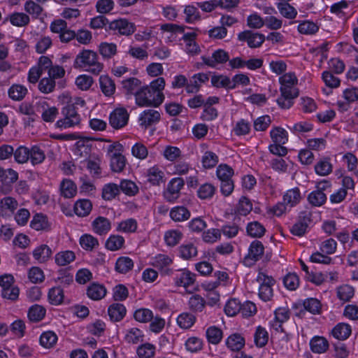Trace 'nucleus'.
Wrapping results in <instances>:
<instances>
[{
    "label": "nucleus",
    "instance_id": "f257e3e1",
    "mask_svg": "<svg viewBox=\"0 0 358 358\" xmlns=\"http://www.w3.org/2000/svg\"><path fill=\"white\" fill-rule=\"evenodd\" d=\"M279 83L281 94L277 103L281 108L288 109L292 106L293 100L299 96V90L296 87L298 78L294 73L288 72L279 78Z\"/></svg>",
    "mask_w": 358,
    "mask_h": 358
},
{
    "label": "nucleus",
    "instance_id": "f03ea898",
    "mask_svg": "<svg viewBox=\"0 0 358 358\" xmlns=\"http://www.w3.org/2000/svg\"><path fill=\"white\" fill-rule=\"evenodd\" d=\"M74 66L83 69L94 75H99L103 69V64L99 62L97 54L90 50H83L77 55Z\"/></svg>",
    "mask_w": 358,
    "mask_h": 358
},
{
    "label": "nucleus",
    "instance_id": "7ed1b4c3",
    "mask_svg": "<svg viewBox=\"0 0 358 358\" xmlns=\"http://www.w3.org/2000/svg\"><path fill=\"white\" fill-rule=\"evenodd\" d=\"M234 170L231 167L225 164H220L216 170V175L220 181V190L222 194L227 196L230 195L234 188L232 176Z\"/></svg>",
    "mask_w": 358,
    "mask_h": 358
},
{
    "label": "nucleus",
    "instance_id": "20e7f679",
    "mask_svg": "<svg viewBox=\"0 0 358 358\" xmlns=\"http://www.w3.org/2000/svg\"><path fill=\"white\" fill-rule=\"evenodd\" d=\"M63 118L59 119L55 123V127L60 129H66L78 126L80 123V115L73 104H68L62 108Z\"/></svg>",
    "mask_w": 358,
    "mask_h": 358
},
{
    "label": "nucleus",
    "instance_id": "39448f33",
    "mask_svg": "<svg viewBox=\"0 0 358 358\" xmlns=\"http://www.w3.org/2000/svg\"><path fill=\"white\" fill-rule=\"evenodd\" d=\"M136 103L141 107H157L162 103V95H156L148 86L143 87L135 93Z\"/></svg>",
    "mask_w": 358,
    "mask_h": 358
},
{
    "label": "nucleus",
    "instance_id": "423d86ee",
    "mask_svg": "<svg viewBox=\"0 0 358 358\" xmlns=\"http://www.w3.org/2000/svg\"><path fill=\"white\" fill-rule=\"evenodd\" d=\"M110 159V167L114 172L122 171L126 164L125 157L122 155L123 146L119 143L109 145L107 148Z\"/></svg>",
    "mask_w": 358,
    "mask_h": 358
},
{
    "label": "nucleus",
    "instance_id": "0eeeda50",
    "mask_svg": "<svg viewBox=\"0 0 358 358\" xmlns=\"http://www.w3.org/2000/svg\"><path fill=\"white\" fill-rule=\"evenodd\" d=\"M259 284V296L264 301H271L273 296V286L275 285V280L271 277L259 272L256 278Z\"/></svg>",
    "mask_w": 358,
    "mask_h": 358
},
{
    "label": "nucleus",
    "instance_id": "6e6552de",
    "mask_svg": "<svg viewBox=\"0 0 358 358\" xmlns=\"http://www.w3.org/2000/svg\"><path fill=\"white\" fill-rule=\"evenodd\" d=\"M201 59L208 67L218 69L219 65L226 63L229 59V55L225 50L218 49L215 50L211 56L203 55Z\"/></svg>",
    "mask_w": 358,
    "mask_h": 358
},
{
    "label": "nucleus",
    "instance_id": "1a4fd4ad",
    "mask_svg": "<svg viewBox=\"0 0 358 358\" xmlns=\"http://www.w3.org/2000/svg\"><path fill=\"white\" fill-rule=\"evenodd\" d=\"M36 110L41 114V118L45 122H53L59 114L57 108L50 106L43 100H39L36 103Z\"/></svg>",
    "mask_w": 358,
    "mask_h": 358
},
{
    "label": "nucleus",
    "instance_id": "9d476101",
    "mask_svg": "<svg viewBox=\"0 0 358 358\" xmlns=\"http://www.w3.org/2000/svg\"><path fill=\"white\" fill-rule=\"evenodd\" d=\"M184 180L181 178H173L168 184L164 192L165 199L169 202H174L180 195V190L184 186Z\"/></svg>",
    "mask_w": 358,
    "mask_h": 358
},
{
    "label": "nucleus",
    "instance_id": "9b49d317",
    "mask_svg": "<svg viewBox=\"0 0 358 358\" xmlns=\"http://www.w3.org/2000/svg\"><path fill=\"white\" fill-rule=\"evenodd\" d=\"M109 29L124 36L131 35L136 30L134 24L126 19H118L112 21L109 24Z\"/></svg>",
    "mask_w": 358,
    "mask_h": 358
},
{
    "label": "nucleus",
    "instance_id": "f8f14e48",
    "mask_svg": "<svg viewBox=\"0 0 358 358\" xmlns=\"http://www.w3.org/2000/svg\"><path fill=\"white\" fill-rule=\"evenodd\" d=\"M129 116L126 109L116 108L110 115L109 123L115 129H121L127 124Z\"/></svg>",
    "mask_w": 358,
    "mask_h": 358
},
{
    "label": "nucleus",
    "instance_id": "ddd939ff",
    "mask_svg": "<svg viewBox=\"0 0 358 358\" xmlns=\"http://www.w3.org/2000/svg\"><path fill=\"white\" fill-rule=\"evenodd\" d=\"M238 38L241 41H247L248 46L251 48L260 47L265 40L264 34L254 33L249 30L239 33Z\"/></svg>",
    "mask_w": 358,
    "mask_h": 358
},
{
    "label": "nucleus",
    "instance_id": "4468645a",
    "mask_svg": "<svg viewBox=\"0 0 358 358\" xmlns=\"http://www.w3.org/2000/svg\"><path fill=\"white\" fill-rule=\"evenodd\" d=\"M160 120V113L153 109L143 111L138 117L140 126L147 129L148 127L157 124Z\"/></svg>",
    "mask_w": 358,
    "mask_h": 358
},
{
    "label": "nucleus",
    "instance_id": "2eb2a0df",
    "mask_svg": "<svg viewBox=\"0 0 358 358\" xmlns=\"http://www.w3.org/2000/svg\"><path fill=\"white\" fill-rule=\"evenodd\" d=\"M264 245L259 241H254L251 243L248 253L245 258V262L252 264L262 257L264 254Z\"/></svg>",
    "mask_w": 358,
    "mask_h": 358
},
{
    "label": "nucleus",
    "instance_id": "dca6fc26",
    "mask_svg": "<svg viewBox=\"0 0 358 358\" xmlns=\"http://www.w3.org/2000/svg\"><path fill=\"white\" fill-rule=\"evenodd\" d=\"M172 263L173 259L164 254H158L152 260V265L166 275L172 274V271L168 268Z\"/></svg>",
    "mask_w": 358,
    "mask_h": 358
},
{
    "label": "nucleus",
    "instance_id": "f3484780",
    "mask_svg": "<svg viewBox=\"0 0 358 358\" xmlns=\"http://www.w3.org/2000/svg\"><path fill=\"white\" fill-rule=\"evenodd\" d=\"M174 282L176 286L187 287L194 284V274L188 270L178 271L174 275Z\"/></svg>",
    "mask_w": 358,
    "mask_h": 358
},
{
    "label": "nucleus",
    "instance_id": "a211bd4d",
    "mask_svg": "<svg viewBox=\"0 0 358 358\" xmlns=\"http://www.w3.org/2000/svg\"><path fill=\"white\" fill-rule=\"evenodd\" d=\"M92 146L84 141H78L75 145L73 154L76 159H80V163L84 162L92 155L91 153Z\"/></svg>",
    "mask_w": 358,
    "mask_h": 358
},
{
    "label": "nucleus",
    "instance_id": "6ab92c4d",
    "mask_svg": "<svg viewBox=\"0 0 358 358\" xmlns=\"http://www.w3.org/2000/svg\"><path fill=\"white\" fill-rule=\"evenodd\" d=\"M18 206L17 200L11 196H6L0 200V215L6 217L13 214Z\"/></svg>",
    "mask_w": 358,
    "mask_h": 358
},
{
    "label": "nucleus",
    "instance_id": "aec40b11",
    "mask_svg": "<svg viewBox=\"0 0 358 358\" xmlns=\"http://www.w3.org/2000/svg\"><path fill=\"white\" fill-rule=\"evenodd\" d=\"M323 185L322 187H320V189H317L312 192L308 196V200L310 204L314 206H321L327 201L326 194L322 191L326 186H329V183L327 181L320 183V185Z\"/></svg>",
    "mask_w": 358,
    "mask_h": 358
},
{
    "label": "nucleus",
    "instance_id": "412c9836",
    "mask_svg": "<svg viewBox=\"0 0 358 358\" xmlns=\"http://www.w3.org/2000/svg\"><path fill=\"white\" fill-rule=\"evenodd\" d=\"M92 230L100 236L106 234L111 228L110 221L104 217L99 216L92 222Z\"/></svg>",
    "mask_w": 358,
    "mask_h": 358
},
{
    "label": "nucleus",
    "instance_id": "4be33fe9",
    "mask_svg": "<svg viewBox=\"0 0 358 358\" xmlns=\"http://www.w3.org/2000/svg\"><path fill=\"white\" fill-rule=\"evenodd\" d=\"M106 293L107 290L105 286L98 282L91 283L87 289V296L94 301L101 300Z\"/></svg>",
    "mask_w": 358,
    "mask_h": 358
},
{
    "label": "nucleus",
    "instance_id": "5701e85b",
    "mask_svg": "<svg viewBox=\"0 0 358 358\" xmlns=\"http://www.w3.org/2000/svg\"><path fill=\"white\" fill-rule=\"evenodd\" d=\"M304 215L301 216V220L295 223L291 228V233L293 235L302 236L307 230L308 222L310 221V214L306 212L302 213Z\"/></svg>",
    "mask_w": 358,
    "mask_h": 358
},
{
    "label": "nucleus",
    "instance_id": "b1692460",
    "mask_svg": "<svg viewBox=\"0 0 358 358\" xmlns=\"http://www.w3.org/2000/svg\"><path fill=\"white\" fill-rule=\"evenodd\" d=\"M99 86L106 96H111L115 92V82L108 75H101L99 77Z\"/></svg>",
    "mask_w": 358,
    "mask_h": 358
},
{
    "label": "nucleus",
    "instance_id": "393cba45",
    "mask_svg": "<svg viewBox=\"0 0 358 358\" xmlns=\"http://www.w3.org/2000/svg\"><path fill=\"white\" fill-rule=\"evenodd\" d=\"M60 194L66 199H71L76 196L77 187L76 184L69 179H64L59 185Z\"/></svg>",
    "mask_w": 358,
    "mask_h": 358
},
{
    "label": "nucleus",
    "instance_id": "a878e982",
    "mask_svg": "<svg viewBox=\"0 0 358 358\" xmlns=\"http://www.w3.org/2000/svg\"><path fill=\"white\" fill-rule=\"evenodd\" d=\"M190 211L182 206H178L173 207L171 209L169 213L170 217L174 222H184L187 220L190 217Z\"/></svg>",
    "mask_w": 358,
    "mask_h": 358
},
{
    "label": "nucleus",
    "instance_id": "bb28decb",
    "mask_svg": "<svg viewBox=\"0 0 358 358\" xmlns=\"http://www.w3.org/2000/svg\"><path fill=\"white\" fill-rule=\"evenodd\" d=\"M245 338L240 334L230 335L226 340L227 348L231 351H239L245 346Z\"/></svg>",
    "mask_w": 358,
    "mask_h": 358
},
{
    "label": "nucleus",
    "instance_id": "cd10ccee",
    "mask_svg": "<svg viewBox=\"0 0 358 358\" xmlns=\"http://www.w3.org/2000/svg\"><path fill=\"white\" fill-rule=\"evenodd\" d=\"M301 199V192L298 187L288 189L284 194L282 200L288 207L292 208L297 205Z\"/></svg>",
    "mask_w": 358,
    "mask_h": 358
},
{
    "label": "nucleus",
    "instance_id": "c85d7f7f",
    "mask_svg": "<svg viewBox=\"0 0 358 358\" xmlns=\"http://www.w3.org/2000/svg\"><path fill=\"white\" fill-rule=\"evenodd\" d=\"M310 349L313 352L322 354L329 348L328 341L322 336H315L310 341Z\"/></svg>",
    "mask_w": 358,
    "mask_h": 358
},
{
    "label": "nucleus",
    "instance_id": "c756f323",
    "mask_svg": "<svg viewBox=\"0 0 358 358\" xmlns=\"http://www.w3.org/2000/svg\"><path fill=\"white\" fill-rule=\"evenodd\" d=\"M352 333V329L350 324L347 323H338L332 329L333 336L338 340L347 339Z\"/></svg>",
    "mask_w": 358,
    "mask_h": 358
},
{
    "label": "nucleus",
    "instance_id": "7c9ffc66",
    "mask_svg": "<svg viewBox=\"0 0 358 358\" xmlns=\"http://www.w3.org/2000/svg\"><path fill=\"white\" fill-rule=\"evenodd\" d=\"M138 229V222L134 218H128L118 222L116 231L125 234L135 233Z\"/></svg>",
    "mask_w": 358,
    "mask_h": 358
},
{
    "label": "nucleus",
    "instance_id": "2f4dec72",
    "mask_svg": "<svg viewBox=\"0 0 358 358\" xmlns=\"http://www.w3.org/2000/svg\"><path fill=\"white\" fill-rule=\"evenodd\" d=\"M254 343L258 348L264 347L268 341V333L265 327L258 326L254 332Z\"/></svg>",
    "mask_w": 358,
    "mask_h": 358
},
{
    "label": "nucleus",
    "instance_id": "473e14b6",
    "mask_svg": "<svg viewBox=\"0 0 358 358\" xmlns=\"http://www.w3.org/2000/svg\"><path fill=\"white\" fill-rule=\"evenodd\" d=\"M108 313L111 320L119 322L125 316L126 308L121 303H113L109 306Z\"/></svg>",
    "mask_w": 358,
    "mask_h": 358
},
{
    "label": "nucleus",
    "instance_id": "72a5a7b5",
    "mask_svg": "<svg viewBox=\"0 0 358 358\" xmlns=\"http://www.w3.org/2000/svg\"><path fill=\"white\" fill-rule=\"evenodd\" d=\"M92 208V205L90 200L80 199L76 202L74 212L79 217H85L90 214Z\"/></svg>",
    "mask_w": 358,
    "mask_h": 358
},
{
    "label": "nucleus",
    "instance_id": "f704fd0d",
    "mask_svg": "<svg viewBox=\"0 0 358 358\" xmlns=\"http://www.w3.org/2000/svg\"><path fill=\"white\" fill-rule=\"evenodd\" d=\"M27 89L24 85L20 84H13L8 89V96L13 101L22 100L27 94Z\"/></svg>",
    "mask_w": 358,
    "mask_h": 358
},
{
    "label": "nucleus",
    "instance_id": "c9c22d12",
    "mask_svg": "<svg viewBox=\"0 0 358 358\" xmlns=\"http://www.w3.org/2000/svg\"><path fill=\"white\" fill-rule=\"evenodd\" d=\"M99 52L104 59H111L117 53V45L113 43L102 42L99 45Z\"/></svg>",
    "mask_w": 358,
    "mask_h": 358
},
{
    "label": "nucleus",
    "instance_id": "e433bc0d",
    "mask_svg": "<svg viewBox=\"0 0 358 358\" xmlns=\"http://www.w3.org/2000/svg\"><path fill=\"white\" fill-rule=\"evenodd\" d=\"M124 238L120 235H110L106 241V249L110 251L120 250L124 244Z\"/></svg>",
    "mask_w": 358,
    "mask_h": 358
},
{
    "label": "nucleus",
    "instance_id": "4c0bfd02",
    "mask_svg": "<svg viewBox=\"0 0 358 358\" xmlns=\"http://www.w3.org/2000/svg\"><path fill=\"white\" fill-rule=\"evenodd\" d=\"M164 173L157 166L148 170V180L153 185H159L164 182Z\"/></svg>",
    "mask_w": 358,
    "mask_h": 358
},
{
    "label": "nucleus",
    "instance_id": "58836bf2",
    "mask_svg": "<svg viewBox=\"0 0 358 358\" xmlns=\"http://www.w3.org/2000/svg\"><path fill=\"white\" fill-rule=\"evenodd\" d=\"M76 259L75 253L71 250L62 251L55 256V263L58 266H66L73 262Z\"/></svg>",
    "mask_w": 358,
    "mask_h": 358
},
{
    "label": "nucleus",
    "instance_id": "ea45409f",
    "mask_svg": "<svg viewBox=\"0 0 358 358\" xmlns=\"http://www.w3.org/2000/svg\"><path fill=\"white\" fill-rule=\"evenodd\" d=\"M52 255V250L47 245H41L33 251V256L38 262H45Z\"/></svg>",
    "mask_w": 358,
    "mask_h": 358
},
{
    "label": "nucleus",
    "instance_id": "a19ab883",
    "mask_svg": "<svg viewBox=\"0 0 358 358\" xmlns=\"http://www.w3.org/2000/svg\"><path fill=\"white\" fill-rule=\"evenodd\" d=\"M246 230L248 234L253 238H260L264 235L266 231L264 227L257 221L248 223Z\"/></svg>",
    "mask_w": 358,
    "mask_h": 358
},
{
    "label": "nucleus",
    "instance_id": "79ce46f5",
    "mask_svg": "<svg viewBox=\"0 0 358 358\" xmlns=\"http://www.w3.org/2000/svg\"><path fill=\"white\" fill-rule=\"evenodd\" d=\"M195 316L189 313H182L177 317L178 325L184 329H187L192 327L195 323Z\"/></svg>",
    "mask_w": 358,
    "mask_h": 358
},
{
    "label": "nucleus",
    "instance_id": "37998d69",
    "mask_svg": "<svg viewBox=\"0 0 358 358\" xmlns=\"http://www.w3.org/2000/svg\"><path fill=\"white\" fill-rule=\"evenodd\" d=\"M211 84L217 88L234 89V85H231L230 78L223 75L213 76L211 77Z\"/></svg>",
    "mask_w": 358,
    "mask_h": 358
},
{
    "label": "nucleus",
    "instance_id": "c03bdc74",
    "mask_svg": "<svg viewBox=\"0 0 358 358\" xmlns=\"http://www.w3.org/2000/svg\"><path fill=\"white\" fill-rule=\"evenodd\" d=\"M134 262L132 259L128 257H119L115 264V270L120 273H126L132 269Z\"/></svg>",
    "mask_w": 358,
    "mask_h": 358
},
{
    "label": "nucleus",
    "instance_id": "a18cd8bd",
    "mask_svg": "<svg viewBox=\"0 0 358 358\" xmlns=\"http://www.w3.org/2000/svg\"><path fill=\"white\" fill-rule=\"evenodd\" d=\"M83 163L86 164V166L91 173L94 175L100 174L101 158L98 155L93 153Z\"/></svg>",
    "mask_w": 358,
    "mask_h": 358
},
{
    "label": "nucleus",
    "instance_id": "49530a36",
    "mask_svg": "<svg viewBox=\"0 0 358 358\" xmlns=\"http://www.w3.org/2000/svg\"><path fill=\"white\" fill-rule=\"evenodd\" d=\"M45 159V152L40 147L34 145L29 149V159L33 165L41 164Z\"/></svg>",
    "mask_w": 358,
    "mask_h": 358
},
{
    "label": "nucleus",
    "instance_id": "de8ad7c7",
    "mask_svg": "<svg viewBox=\"0 0 358 358\" xmlns=\"http://www.w3.org/2000/svg\"><path fill=\"white\" fill-rule=\"evenodd\" d=\"M188 306L193 312H201L206 306V301L200 295L194 294L189 298Z\"/></svg>",
    "mask_w": 358,
    "mask_h": 358
},
{
    "label": "nucleus",
    "instance_id": "09e8293b",
    "mask_svg": "<svg viewBox=\"0 0 358 358\" xmlns=\"http://www.w3.org/2000/svg\"><path fill=\"white\" fill-rule=\"evenodd\" d=\"M277 8L280 13L285 18L293 20L297 15V10L288 3H278Z\"/></svg>",
    "mask_w": 358,
    "mask_h": 358
},
{
    "label": "nucleus",
    "instance_id": "8fccbe9b",
    "mask_svg": "<svg viewBox=\"0 0 358 358\" xmlns=\"http://www.w3.org/2000/svg\"><path fill=\"white\" fill-rule=\"evenodd\" d=\"M182 238L181 231L177 229H171L165 232L164 240L167 245L173 247L179 243Z\"/></svg>",
    "mask_w": 358,
    "mask_h": 358
},
{
    "label": "nucleus",
    "instance_id": "3c124183",
    "mask_svg": "<svg viewBox=\"0 0 358 358\" xmlns=\"http://www.w3.org/2000/svg\"><path fill=\"white\" fill-rule=\"evenodd\" d=\"M120 193L119 185L115 183H108L102 189V197L104 200L110 201L115 198Z\"/></svg>",
    "mask_w": 358,
    "mask_h": 358
},
{
    "label": "nucleus",
    "instance_id": "603ef678",
    "mask_svg": "<svg viewBox=\"0 0 358 358\" xmlns=\"http://www.w3.org/2000/svg\"><path fill=\"white\" fill-rule=\"evenodd\" d=\"M274 143L285 144L288 141L287 131L281 127H275L270 131Z\"/></svg>",
    "mask_w": 358,
    "mask_h": 358
},
{
    "label": "nucleus",
    "instance_id": "864d4df0",
    "mask_svg": "<svg viewBox=\"0 0 358 358\" xmlns=\"http://www.w3.org/2000/svg\"><path fill=\"white\" fill-rule=\"evenodd\" d=\"M208 341L212 344H218L222 338V331L218 327L211 326L208 327L206 332Z\"/></svg>",
    "mask_w": 358,
    "mask_h": 358
},
{
    "label": "nucleus",
    "instance_id": "5fc2aeb1",
    "mask_svg": "<svg viewBox=\"0 0 358 358\" xmlns=\"http://www.w3.org/2000/svg\"><path fill=\"white\" fill-rule=\"evenodd\" d=\"M10 23L16 27H24L30 22L29 15L24 13H13L9 16Z\"/></svg>",
    "mask_w": 358,
    "mask_h": 358
},
{
    "label": "nucleus",
    "instance_id": "6e6d98bb",
    "mask_svg": "<svg viewBox=\"0 0 358 358\" xmlns=\"http://www.w3.org/2000/svg\"><path fill=\"white\" fill-rule=\"evenodd\" d=\"M303 306L306 310L313 315L320 314L321 312L322 304L320 301L315 298H309L304 300Z\"/></svg>",
    "mask_w": 358,
    "mask_h": 358
},
{
    "label": "nucleus",
    "instance_id": "4d7b16f0",
    "mask_svg": "<svg viewBox=\"0 0 358 358\" xmlns=\"http://www.w3.org/2000/svg\"><path fill=\"white\" fill-rule=\"evenodd\" d=\"M180 257L188 260L197 255V249L192 243L183 244L179 248Z\"/></svg>",
    "mask_w": 358,
    "mask_h": 358
},
{
    "label": "nucleus",
    "instance_id": "13d9d810",
    "mask_svg": "<svg viewBox=\"0 0 358 358\" xmlns=\"http://www.w3.org/2000/svg\"><path fill=\"white\" fill-rule=\"evenodd\" d=\"M122 85L127 94H134L135 95V93L139 90L141 81L136 78H129L122 80Z\"/></svg>",
    "mask_w": 358,
    "mask_h": 358
},
{
    "label": "nucleus",
    "instance_id": "bf43d9fd",
    "mask_svg": "<svg viewBox=\"0 0 358 358\" xmlns=\"http://www.w3.org/2000/svg\"><path fill=\"white\" fill-rule=\"evenodd\" d=\"M80 244L84 250L91 251L99 246V241L90 234H84L80 238Z\"/></svg>",
    "mask_w": 358,
    "mask_h": 358
},
{
    "label": "nucleus",
    "instance_id": "052dcab7",
    "mask_svg": "<svg viewBox=\"0 0 358 358\" xmlns=\"http://www.w3.org/2000/svg\"><path fill=\"white\" fill-rule=\"evenodd\" d=\"M48 299L52 305H59L64 299V292L59 287L51 288L48 292Z\"/></svg>",
    "mask_w": 358,
    "mask_h": 358
},
{
    "label": "nucleus",
    "instance_id": "680f3d73",
    "mask_svg": "<svg viewBox=\"0 0 358 358\" xmlns=\"http://www.w3.org/2000/svg\"><path fill=\"white\" fill-rule=\"evenodd\" d=\"M13 157L17 163L24 164L29 160V149L23 145L19 146L14 150Z\"/></svg>",
    "mask_w": 358,
    "mask_h": 358
},
{
    "label": "nucleus",
    "instance_id": "e2e57ef3",
    "mask_svg": "<svg viewBox=\"0 0 358 358\" xmlns=\"http://www.w3.org/2000/svg\"><path fill=\"white\" fill-rule=\"evenodd\" d=\"M241 303L237 299H229L224 306V312L228 316H234L240 313Z\"/></svg>",
    "mask_w": 358,
    "mask_h": 358
},
{
    "label": "nucleus",
    "instance_id": "0e129e2a",
    "mask_svg": "<svg viewBox=\"0 0 358 358\" xmlns=\"http://www.w3.org/2000/svg\"><path fill=\"white\" fill-rule=\"evenodd\" d=\"M315 171L320 176H327L332 171V165L328 159H323L315 164Z\"/></svg>",
    "mask_w": 358,
    "mask_h": 358
},
{
    "label": "nucleus",
    "instance_id": "69168bd1",
    "mask_svg": "<svg viewBox=\"0 0 358 358\" xmlns=\"http://www.w3.org/2000/svg\"><path fill=\"white\" fill-rule=\"evenodd\" d=\"M354 294V288L348 285L340 286L337 289V296L340 300L343 301H350L353 297Z\"/></svg>",
    "mask_w": 358,
    "mask_h": 358
},
{
    "label": "nucleus",
    "instance_id": "338daca9",
    "mask_svg": "<svg viewBox=\"0 0 358 358\" xmlns=\"http://www.w3.org/2000/svg\"><path fill=\"white\" fill-rule=\"evenodd\" d=\"M45 315V310L41 306H32L28 311V317L31 321L38 322L41 320Z\"/></svg>",
    "mask_w": 358,
    "mask_h": 358
},
{
    "label": "nucleus",
    "instance_id": "774afa93",
    "mask_svg": "<svg viewBox=\"0 0 358 358\" xmlns=\"http://www.w3.org/2000/svg\"><path fill=\"white\" fill-rule=\"evenodd\" d=\"M137 354L140 358H152L155 354V346L150 343H145L137 348Z\"/></svg>",
    "mask_w": 358,
    "mask_h": 358
}]
</instances>
